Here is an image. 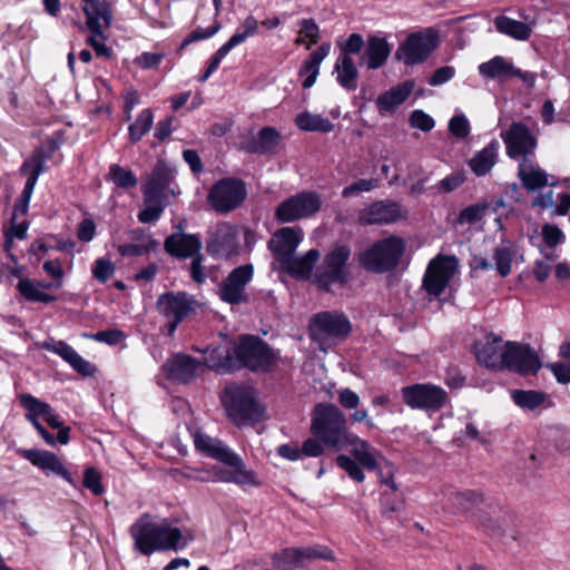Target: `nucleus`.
<instances>
[{"label":"nucleus","mask_w":570,"mask_h":570,"mask_svg":"<svg viewBox=\"0 0 570 570\" xmlns=\"http://www.w3.org/2000/svg\"><path fill=\"white\" fill-rule=\"evenodd\" d=\"M129 533L135 549L144 556H150L156 551H177L194 540L190 532L184 534L166 519L156 522L149 513L140 515L130 525Z\"/></svg>","instance_id":"obj_1"},{"label":"nucleus","mask_w":570,"mask_h":570,"mask_svg":"<svg viewBox=\"0 0 570 570\" xmlns=\"http://www.w3.org/2000/svg\"><path fill=\"white\" fill-rule=\"evenodd\" d=\"M312 433L325 445L340 451L353 434L347 428L345 414L332 403L317 404L313 411Z\"/></svg>","instance_id":"obj_2"},{"label":"nucleus","mask_w":570,"mask_h":570,"mask_svg":"<svg viewBox=\"0 0 570 570\" xmlns=\"http://www.w3.org/2000/svg\"><path fill=\"white\" fill-rule=\"evenodd\" d=\"M222 402L232 421L242 425L246 422H259L264 417V407L256 401L253 389L237 383L225 386Z\"/></svg>","instance_id":"obj_3"},{"label":"nucleus","mask_w":570,"mask_h":570,"mask_svg":"<svg viewBox=\"0 0 570 570\" xmlns=\"http://www.w3.org/2000/svg\"><path fill=\"white\" fill-rule=\"evenodd\" d=\"M405 252V242L399 236H390L375 242L358 256L360 265L371 273L382 274L394 269Z\"/></svg>","instance_id":"obj_4"},{"label":"nucleus","mask_w":570,"mask_h":570,"mask_svg":"<svg viewBox=\"0 0 570 570\" xmlns=\"http://www.w3.org/2000/svg\"><path fill=\"white\" fill-rule=\"evenodd\" d=\"M237 368L246 367L254 372H267L277 362L275 352L257 336L242 335L233 347Z\"/></svg>","instance_id":"obj_5"},{"label":"nucleus","mask_w":570,"mask_h":570,"mask_svg":"<svg viewBox=\"0 0 570 570\" xmlns=\"http://www.w3.org/2000/svg\"><path fill=\"white\" fill-rule=\"evenodd\" d=\"M196 307V299L186 292H166L156 302V309L165 320L164 330L168 336L174 335L178 325L195 313Z\"/></svg>","instance_id":"obj_6"},{"label":"nucleus","mask_w":570,"mask_h":570,"mask_svg":"<svg viewBox=\"0 0 570 570\" xmlns=\"http://www.w3.org/2000/svg\"><path fill=\"white\" fill-rule=\"evenodd\" d=\"M350 257L351 249L346 245H336L331 249L324 256L323 263L315 274V284L317 287L330 292L334 284H346L348 274L345 267Z\"/></svg>","instance_id":"obj_7"},{"label":"nucleus","mask_w":570,"mask_h":570,"mask_svg":"<svg viewBox=\"0 0 570 570\" xmlns=\"http://www.w3.org/2000/svg\"><path fill=\"white\" fill-rule=\"evenodd\" d=\"M401 392L403 402L413 410L435 413L449 403L448 392L430 383L405 386Z\"/></svg>","instance_id":"obj_8"},{"label":"nucleus","mask_w":570,"mask_h":570,"mask_svg":"<svg viewBox=\"0 0 570 570\" xmlns=\"http://www.w3.org/2000/svg\"><path fill=\"white\" fill-rule=\"evenodd\" d=\"M322 207V198L315 191H301L283 200L275 209L279 223H292L314 216Z\"/></svg>","instance_id":"obj_9"},{"label":"nucleus","mask_w":570,"mask_h":570,"mask_svg":"<svg viewBox=\"0 0 570 570\" xmlns=\"http://www.w3.org/2000/svg\"><path fill=\"white\" fill-rule=\"evenodd\" d=\"M244 181L236 178H223L209 190L208 202L217 213H228L238 207L246 198Z\"/></svg>","instance_id":"obj_10"},{"label":"nucleus","mask_w":570,"mask_h":570,"mask_svg":"<svg viewBox=\"0 0 570 570\" xmlns=\"http://www.w3.org/2000/svg\"><path fill=\"white\" fill-rule=\"evenodd\" d=\"M254 267L244 264L234 268L218 286L219 298L230 305H240L248 302L247 284L253 279Z\"/></svg>","instance_id":"obj_11"},{"label":"nucleus","mask_w":570,"mask_h":570,"mask_svg":"<svg viewBox=\"0 0 570 570\" xmlns=\"http://www.w3.org/2000/svg\"><path fill=\"white\" fill-rule=\"evenodd\" d=\"M501 137L510 158L519 160V163L522 159L534 158L538 141L527 125L512 122L509 129L501 134Z\"/></svg>","instance_id":"obj_12"},{"label":"nucleus","mask_w":570,"mask_h":570,"mask_svg":"<svg viewBox=\"0 0 570 570\" xmlns=\"http://www.w3.org/2000/svg\"><path fill=\"white\" fill-rule=\"evenodd\" d=\"M540 367V358L530 345L518 342H507L504 344L502 368L528 375L535 374Z\"/></svg>","instance_id":"obj_13"},{"label":"nucleus","mask_w":570,"mask_h":570,"mask_svg":"<svg viewBox=\"0 0 570 570\" xmlns=\"http://www.w3.org/2000/svg\"><path fill=\"white\" fill-rule=\"evenodd\" d=\"M206 250L214 258H230L238 254V230L228 223H219L208 230Z\"/></svg>","instance_id":"obj_14"},{"label":"nucleus","mask_w":570,"mask_h":570,"mask_svg":"<svg viewBox=\"0 0 570 570\" xmlns=\"http://www.w3.org/2000/svg\"><path fill=\"white\" fill-rule=\"evenodd\" d=\"M405 207L392 199L376 200L361 209L357 220L361 225H391L406 217Z\"/></svg>","instance_id":"obj_15"},{"label":"nucleus","mask_w":570,"mask_h":570,"mask_svg":"<svg viewBox=\"0 0 570 570\" xmlns=\"http://www.w3.org/2000/svg\"><path fill=\"white\" fill-rule=\"evenodd\" d=\"M456 259L439 255L433 258L425 271L423 287L430 296L439 297L455 273Z\"/></svg>","instance_id":"obj_16"},{"label":"nucleus","mask_w":570,"mask_h":570,"mask_svg":"<svg viewBox=\"0 0 570 570\" xmlns=\"http://www.w3.org/2000/svg\"><path fill=\"white\" fill-rule=\"evenodd\" d=\"M395 468L386 463L379 469L381 483L387 485L391 491H384L380 495V514L385 520L392 521L404 511V500L397 494L399 487L394 481Z\"/></svg>","instance_id":"obj_17"},{"label":"nucleus","mask_w":570,"mask_h":570,"mask_svg":"<svg viewBox=\"0 0 570 570\" xmlns=\"http://www.w3.org/2000/svg\"><path fill=\"white\" fill-rule=\"evenodd\" d=\"M438 37L432 32H416L407 37L400 47L405 65L423 62L436 47Z\"/></svg>","instance_id":"obj_18"},{"label":"nucleus","mask_w":570,"mask_h":570,"mask_svg":"<svg viewBox=\"0 0 570 570\" xmlns=\"http://www.w3.org/2000/svg\"><path fill=\"white\" fill-rule=\"evenodd\" d=\"M316 335L332 338H345L352 331L348 318L340 312H321L313 316Z\"/></svg>","instance_id":"obj_19"},{"label":"nucleus","mask_w":570,"mask_h":570,"mask_svg":"<svg viewBox=\"0 0 570 570\" xmlns=\"http://www.w3.org/2000/svg\"><path fill=\"white\" fill-rule=\"evenodd\" d=\"M163 367L169 380L179 383H188L204 372L202 361L184 353L173 355Z\"/></svg>","instance_id":"obj_20"},{"label":"nucleus","mask_w":570,"mask_h":570,"mask_svg":"<svg viewBox=\"0 0 570 570\" xmlns=\"http://www.w3.org/2000/svg\"><path fill=\"white\" fill-rule=\"evenodd\" d=\"M21 455L46 474H56L68 483L75 485V480L70 472L65 468L60 459L47 450H22Z\"/></svg>","instance_id":"obj_21"},{"label":"nucleus","mask_w":570,"mask_h":570,"mask_svg":"<svg viewBox=\"0 0 570 570\" xmlns=\"http://www.w3.org/2000/svg\"><path fill=\"white\" fill-rule=\"evenodd\" d=\"M302 239L303 230L299 227H283L274 233L268 248L281 264L283 258L294 255Z\"/></svg>","instance_id":"obj_22"},{"label":"nucleus","mask_w":570,"mask_h":570,"mask_svg":"<svg viewBox=\"0 0 570 570\" xmlns=\"http://www.w3.org/2000/svg\"><path fill=\"white\" fill-rule=\"evenodd\" d=\"M502 338L493 333L488 334L484 340L474 344V353L478 362L492 370H502L503 365Z\"/></svg>","instance_id":"obj_23"},{"label":"nucleus","mask_w":570,"mask_h":570,"mask_svg":"<svg viewBox=\"0 0 570 570\" xmlns=\"http://www.w3.org/2000/svg\"><path fill=\"white\" fill-rule=\"evenodd\" d=\"M86 24L91 33L100 35L112 21L110 4L105 0H81Z\"/></svg>","instance_id":"obj_24"},{"label":"nucleus","mask_w":570,"mask_h":570,"mask_svg":"<svg viewBox=\"0 0 570 570\" xmlns=\"http://www.w3.org/2000/svg\"><path fill=\"white\" fill-rule=\"evenodd\" d=\"M167 254L176 258H191L200 254L202 240L195 234L174 233L164 243Z\"/></svg>","instance_id":"obj_25"},{"label":"nucleus","mask_w":570,"mask_h":570,"mask_svg":"<svg viewBox=\"0 0 570 570\" xmlns=\"http://www.w3.org/2000/svg\"><path fill=\"white\" fill-rule=\"evenodd\" d=\"M42 347L49 352L59 355L67 362L76 372L83 376H90L95 373V366L82 358L72 346L65 341L49 340L42 344Z\"/></svg>","instance_id":"obj_26"},{"label":"nucleus","mask_w":570,"mask_h":570,"mask_svg":"<svg viewBox=\"0 0 570 570\" xmlns=\"http://www.w3.org/2000/svg\"><path fill=\"white\" fill-rule=\"evenodd\" d=\"M281 134L274 127H263L256 135L243 141V149L257 155L275 154L281 145Z\"/></svg>","instance_id":"obj_27"},{"label":"nucleus","mask_w":570,"mask_h":570,"mask_svg":"<svg viewBox=\"0 0 570 570\" xmlns=\"http://www.w3.org/2000/svg\"><path fill=\"white\" fill-rule=\"evenodd\" d=\"M222 463L228 466L226 483H234L239 487L259 485L256 473L247 469L244 460L236 452L233 451Z\"/></svg>","instance_id":"obj_28"},{"label":"nucleus","mask_w":570,"mask_h":570,"mask_svg":"<svg viewBox=\"0 0 570 570\" xmlns=\"http://www.w3.org/2000/svg\"><path fill=\"white\" fill-rule=\"evenodd\" d=\"M391 53V47L386 39L379 36H372L367 39L365 49L360 58V65H365L367 69H379L386 62Z\"/></svg>","instance_id":"obj_29"},{"label":"nucleus","mask_w":570,"mask_h":570,"mask_svg":"<svg viewBox=\"0 0 570 570\" xmlns=\"http://www.w3.org/2000/svg\"><path fill=\"white\" fill-rule=\"evenodd\" d=\"M194 444L197 451L218 462H223L233 450L217 438H213L203 431L193 433Z\"/></svg>","instance_id":"obj_30"},{"label":"nucleus","mask_w":570,"mask_h":570,"mask_svg":"<svg viewBox=\"0 0 570 570\" xmlns=\"http://www.w3.org/2000/svg\"><path fill=\"white\" fill-rule=\"evenodd\" d=\"M518 176L522 186L529 191H533L549 185L548 174L534 164L533 158L522 159L519 163Z\"/></svg>","instance_id":"obj_31"},{"label":"nucleus","mask_w":570,"mask_h":570,"mask_svg":"<svg viewBox=\"0 0 570 570\" xmlns=\"http://www.w3.org/2000/svg\"><path fill=\"white\" fill-rule=\"evenodd\" d=\"M318 258L320 252L317 249H309L304 256L292 255L283 258L281 266L293 277L307 278Z\"/></svg>","instance_id":"obj_32"},{"label":"nucleus","mask_w":570,"mask_h":570,"mask_svg":"<svg viewBox=\"0 0 570 570\" xmlns=\"http://www.w3.org/2000/svg\"><path fill=\"white\" fill-rule=\"evenodd\" d=\"M413 88L414 82L412 80H406L380 95L376 99L379 111L381 114L394 111L407 99Z\"/></svg>","instance_id":"obj_33"},{"label":"nucleus","mask_w":570,"mask_h":570,"mask_svg":"<svg viewBox=\"0 0 570 570\" xmlns=\"http://www.w3.org/2000/svg\"><path fill=\"white\" fill-rule=\"evenodd\" d=\"M45 170V157L41 150L35 153L29 159H27L21 168V174H27L28 178L24 184L23 190L20 197L26 203H30L35 186L41 173Z\"/></svg>","instance_id":"obj_34"},{"label":"nucleus","mask_w":570,"mask_h":570,"mask_svg":"<svg viewBox=\"0 0 570 570\" xmlns=\"http://www.w3.org/2000/svg\"><path fill=\"white\" fill-rule=\"evenodd\" d=\"M500 142L492 140L483 149L478 151L470 160L469 167L476 176H485L498 161Z\"/></svg>","instance_id":"obj_35"},{"label":"nucleus","mask_w":570,"mask_h":570,"mask_svg":"<svg viewBox=\"0 0 570 570\" xmlns=\"http://www.w3.org/2000/svg\"><path fill=\"white\" fill-rule=\"evenodd\" d=\"M336 80L347 91L357 89L358 70L352 57L340 55L334 66Z\"/></svg>","instance_id":"obj_36"},{"label":"nucleus","mask_w":570,"mask_h":570,"mask_svg":"<svg viewBox=\"0 0 570 570\" xmlns=\"http://www.w3.org/2000/svg\"><path fill=\"white\" fill-rule=\"evenodd\" d=\"M202 363L204 364V368L207 367L222 374L237 368L233 348L222 346L213 348Z\"/></svg>","instance_id":"obj_37"},{"label":"nucleus","mask_w":570,"mask_h":570,"mask_svg":"<svg viewBox=\"0 0 570 570\" xmlns=\"http://www.w3.org/2000/svg\"><path fill=\"white\" fill-rule=\"evenodd\" d=\"M331 50L330 43L321 45L316 50H314L309 57L304 61L303 66L299 69V76L307 75L304 79L302 86L305 89L311 88L320 73V66L322 61L328 56Z\"/></svg>","instance_id":"obj_38"},{"label":"nucleus","mask_w":570,"mask_h":570,"mask_svg":"<svg viewBox=\"0 0 570 570\" xmlns=\"http://www.w3.org/2000/svg\"><path fill=\"white\" fill-rule=\"evenodd\" d=\"M347 446L351 448L352 454L362 466L367 470L377 469V452L370 445L368 442L353 433L346 441V448Z\"/></svg>","instance_id":"obj_39"},{"label":"nucleus","mask_w":570,"mask_h":570,"mask_svg":"<svg viewBox=\"0 0 570 570\" xmlns=\"http://www.w3.org/2000/svg\"><path fill=\"white\" fill-rule=\"evenodd\" d=\"M337 400L341 406L345 410H355L350 415L352 423L366 422L368 428L374 426L373 420L368 419L367 411L365 409L357 410L361 399L358 394L348 387H344L337 391Z\"/></svg>","instance_id":"obj_40"},{"label":"nucleus","mask_w":570,"mask_h":570,"mask_svg":"<svg viewBox=\"0 0 570 570\" xmlns=\"http://www.w3.org/2000/svg\"><path fill=\"white\" fill-rule=\"evenodd\" d=\"M497 30L515 40L524 41L531 37L532 29L528 23L514 20L507 16H499L494 19Z\"/></svg>","instance_id":"obj_41"},{"label":"nucleus","mask_w":570,"mask_h":570,"mask_svg":"<svg viewBox=\"0 0 570 570\" xmlns=\"http://www.w3.org/2000/svg\"><path fill=\"white\" fill-rule=\"evenodd\" d=\"M513 63L502 56H495L487 62L479 66L481 76L490 79L505 80L511 78Z\"/></svg>","instance_id":"obj_42"},{"label":"nucleus","mask_w":570,"mask_h":570,"mask_svg":"<svg viewBox=\"0 0 570 570\" xmlns=\"http://www.w3.org/2000/svg\"><path fill=\"white\" fill-rule=\"evenodd\" d=\"M17 288L19 293L30 302L51 303L56 301L53 295L41 291V283L29 278L21 277Z\"/></svg>","instance_id":"obj_43"},{"label":"nucleus","mask_w":570,"mask_h":570,"mask_svg":"<svg viewBox=\"0 0 570 570\" xmlns=\"http://www.w3.org/2000/svg\"><path fill=\"white\" fill-rule=\"evenodd\" d=\"M295 124L299 129L306 131L330 132L334 128L333 122L327 118L309 112L298 114L295 118Z\"/></svg>","instance_id":"obj_44"},{"label":"nucleus","mask_w":570,"mask_h":570,"mask_svg":"<svg viewBox=\"0 0 570 570\" xmlns=\"http://www.w3.org/2000/svg\"><path fill=\"white\" fill-rule=\"evenodd\" d=\"M154 115L151 109H142L128 128L129 141L137 144L151 129Z\"/></svg>","instance_id":"obj_45"},{"label":"nucleus","mask_w":570,"mask_h":570,"mask_svg":"<svg viewBox=\"0 0 570 570\" xmlns=\"http://www.w3.org/2000/svg\"><path fill=\"white\" fill-rule=\"evenodd\" d=\"M296 549L297 557L299 560V567H305L307 563L316 559L326 561H333L335 559L333 550H331L326 546L316 544Z\"/></svg>","instance_id":"obj_46"},{"label":"nucleus","mask_w":570,"mask_h":570,"mask_svg":"<svg viewBox=\"0 0 570 570\" xmlns=\"http://www.w3.org/2000/svg\"><path fill=\"white\" fill-rule=\"evenodd\" d=\"M511 397L518 406L532 411L543 404L547 399V394L533 390H513L511 392Z\"/></svg>","instance_id":"obj_47"},{"label":"nucleus","mask_w":570,"mask_h":570,"mask_svg":"<svg viewBox=\"0 0 570 570\" xmlns=\"http://www.w3.org/2000/svg\"><path fill=\"white\" fill-rule=\"evenodd\" d=\"M258 21L254 16H248L244 22L236 29L235 33L225 45L232 50L233 48L245 42L247 38L254 37L258 32Z\"/></svg>","instance_id":"obj_48"},{"label":"nucleus","mask_w":570,"mask_h":570,"mask_svg":"<svg viewBox=\"0 0 570 570\" xmlns=\"http://www.w3.org/2000/svg\"><path fill=\"white\" fill-rule=\"evenodd\" d=\"M107 178L110 179L118 188L129 189L137 185V178L130 169L112 164L109 167Z\"/></svg>","instance_id":"obj_49"},{"label":"nucleus","mask_w":570,"mask_h":570,"mask_svg":"<svg viewBox=\"0 0 570 570\" xmlns=\"http://www.w3.org/2000/svg\"><path fill=\"white\" fill-rule=\"evenodd\" d=\"M21 406L27 411L26 417H45L49 414L50 404L40 401L31 394L24 393L19 396Z\"/></svg>","instance_id":"obj_50"},{"label":"nucleus","mask_w":570,"mask_h":570,"mask_svg":"<svg viewBox=\"0 0 570 570\" xmlns=\"http://www.w3.org/2000/svg\"><path fill=\"white\" fill-rule=\"evenodd\" d=\"M449 501L458 512H463L482 502L483 495L475 491L455 492L450 495Z\"/></svg>","instance_id":"obj_51"},{"label":"nucleus","mask_w":570,"mask_h":570,"mask_svg":"<svg viewBox=\"0 0 570 570\" xmlns=\"http://www.w3.org/2000/svg\"><path fill=\"white\" fill-rule=\"evenodd\" d=\"M273 566L281 570H292L299 567L296 548H286L272 558Z\"/></svg>","instance_id":"obj_52"},{"label":"nucleus","mask_w":570,"mask_h":570,"mask_svg":"<svg viewBox=\"0 0 570 570\" xmlns=\"http://www.w3.org/2000/svg\"><path fill=\"white\" fill-rule=\"evenodd\" d=\"M488 208L489 205L485 203L470 205L460 212L458 223L460 225H473L485 216Z\"/></svg>","instance_id":"obj_53"},{"label":"nucleus","mask_w":570,"mask_h":570,"mask_svg":"<svg viewBox=\"0 0 570 570\" xmlns=\"http://www.w3.org/2000/svg\"><path fill=\"white\" fill-rule=\"evenodd\" d=\"M541 236L548 248H554L566 240L563 232L557 225L549 223L542 225Z\"/></svg>","instance_id":"obj_54"},{"label":"nucleus","mask_w":570,"mask_h":570,"mask_svg":"<svg viewBox=\"0 0 570 570\" xmlns=\"http://www.w3.org/2000/svg\"><path fill=\"white\" fill-rule=\"evenodd\" d=\"M497 269L502 277H505L511 272L512 252L508 246H499L493 255Z\"/></svg>","instance_id":"obj_55"},{"label":"nucleus","mask_w":570,"mask_h":570,"mask_svg":"<svg viewBox=\"0 0 570 570\" xmlns=\"http://www.w3.org/2000/svg\"><path fill=\"white\" fill-rule=\"evenodd\" d=\"M336 464L344 470L351 479L356 482L364 481V472L357 461H354L347 455L341 454L336 458Z\"/></svg>","instance_id":"obj_56"},{"label":"nucleus","mask_w":570,"mask_h":570,"mask_svg":"<svg viewBox=\"0 0 570 570\" xmlns=\"http://www.w3.org/2000/svg\"><path fill=\"white\" fill-rule=\"evenodd\" d=\"M82 484L86 489L90 490L94 495H101L105 492V488L101 483V473L92 466L85 470Z\"/></svg>","instance_id":"obj_57"},{"label":"nucleus","mask_w":570,"mask_h":570,"mask_svg":"<svg viewBox=\"0 0 570 570\" xmlns=\"http://www.w3.org/2000/svg\"><path fill=\"white\" fill-rule=\"evenodd\" d=\"M299 30L298 33L307 38L308 42L306 43V48L309 49L313 45L318 42L320 39V28L314 19H302L298 21Z\"/></svg>","instance_id":"obj_58"},{"label":"nucleus","mask_w":570,"mask_h":570,"mask_svg":"<svg viewBox=\"0 0 570 570\" xmlns=\"http://www.w3.org/2000/svg\"><path fill=\"white\" fill-rule=\"evenodd\" d=\"M379 186V180L371 179H358L357 181L346 186L342 190V196L344 198L352 197L354 195H358L361 193H366L375 189Z\"/></svg>","instance_id":"obj_59"},{"label":"nucleus","mask_w":570,"mask_h":570,"mask_svg":"<svg viewBox=\"0 0 570 570\" xmlns=\"http://www.w3.org/2000/svg\"><path fill=\"white\" fill-rule=\"evenodd\" d=\"M168 188L160 186L159 184L147 181L142 186L144 202L145 203H155V204H165L166 199V190Z\"/></svg>","instance_id":"obj_60"},{"label":"nucleus","mask_w":570,"mask_h":570,"mask_svg":"<svg viewBox=\"0 0 570 570\" xmlns=\"http://www.w3.org/2000/svg\"><path fill=\"white\" fill-rule=\"evenodd\" d=\"M82 336L108 345H116L125 337L124 333L117 328L100 331L95 334L85 333Z\"/></svg>","instance_id":"obj_61"},{"label":"nucleus","mask_w":570,"mask_h":570,"mask_svg":"<svg viewBox=\"0 0 570 570\" xmlns=\"http://www.w3.org/2000/svg\"><path fill=\"white\" fill-rule=\"evenodd\" d=\"M450 132L460 139H463L470 134V124L464 115H455L449 121Z\"/></svg>","instance_id":"obj_62"},{"label":"nucleus","mask_w":570,"mask_h":570,"mask_svg":"<svg viewBox=\"0 0 570 570\" xmlns=\"http://www.w3.org/2000/svg\"><path fill=\"white\" fill-rule=\"evenodd\" d=\"M115 273L112 263L107 258H98L92 267V276L101 282H107Z\"/></svg>","instance_id":"obj_63"},{"label":"nucleus","mask_w":570,"mask_h":570,"mask_svg":"<svg viewBox=\"0 0 570 570\" xmlns=\"http://www.w3.org/2000/svg\"><path fill=\"white\" fill-rule=\"evenodd\" d=\"M166 204L145 203V208L138 214V219L142 224H149L160 218Z\"/></svg>","instance_id":"obj_64"}]
</instances>
